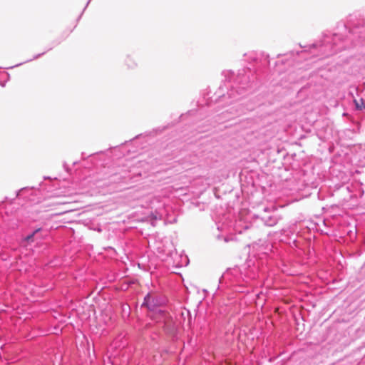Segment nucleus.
Listing matches in <instances>:
<instances>
[{
	"label": "nucleus",
	"mask_w": 365,
	"mask_h": 365,
	"mask_svg": "<svg viewBox=\"0 0 365 365\" xmlns=\"http://www.w3.org/2000/svg\"><path fill=\"white\" fill-rule=\"evenodd\" d=\"M244 272L239 267L227 269L220 278V284L229 286H245L249 283L251 279H255L259 277L257 272L258 266L248 260L243 267Z\"/></svg>",
	"instance_id": "f257e3e1"
},
{
	"label": "nucleus",
	"mask_w": 365,
	"mask_h": 365,
	"mask_svg": "<svg viewBox=\"0 0 365 365\" xmlns=\"http://www.w3.org/2000/svg\"><path fill=\"white\" fill-rule=\"evenodd\" d=\"M158 304V299L150 294H148L145 297L144 302L143 303V306H146L150 310H155Z\"/></svg>",
	"instance_id": "f03ea898"
},
{
	"label": "nucleus",
	"mask_w": 365,
	"mask_h": 365,
	"mask_svg": "<svg viewBox=\"0 0 365 365\" xmlns=\"http://www.w3.org/2000/svg\"><path fill=\"white\" fill-rule=\"evenodd\" d=\"M164 330L167 334L170 335H174L176 331V328L172 321H168L165 322L164 325Z\"/></svg>",
	"instance_id": "7ed1b4c3"
},
{
	"label": "nucleus",
	"mask_w": 365,
	"mask_h": 365,
	"mask_svg": "<svg viewBox=\"0 0 365 365\" xmlns=\"http://www.w3.org/2000/svg\"><path fill=\"white\" fill-rule=\"evenodd\" d=\"M41 230V229H36L35 231H34L31 235H28L27 237H24L22 240V243L24 244H29L31 242H34V236Z\"/></svg>",
	"instance_id": "20e7f679"
},
{
	"label": "nucleus",
	"mask_w": 365,
	"mask_h": 365,
	"mask_svg": "<svg viewBox=\"0 0 365 365\" xmlns=\"http://www.w3.org/2000/svg\"><path fill=\"white\" fill-rule=\"evenodd\" d=\"M354 103L357 109L362 110L365 108L364 103L363 99H360L359 101L354 100Z\"/></svg>",
	"instance_id": "39448f33"
},
{
	"label": "nucleus",
	"mask_w": 365,
	"mask_h": 365,
	"mask_svg": "<svg viewBox=\"0 0 365 365\" xmlns=\"http://www.w3.org/2000/svg\"><path fill=\"white\" fill-rule=\"evenodd\" d=\"M180 256L182 258L183 257V262L181 263L180 266L187 265L188 264V259L187 256H184L182 254L180 255Z\"/></svg>",
	"instance_id": "423d86ee"
}]
</instances>
